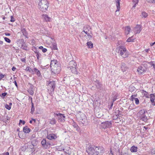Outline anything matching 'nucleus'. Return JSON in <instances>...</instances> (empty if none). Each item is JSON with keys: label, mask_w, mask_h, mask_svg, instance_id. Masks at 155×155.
<instances>
[{"label": "nucleus", "mask_w": 155, "mask_h": 155, "mask_svg": "<svg viewBox=\"0 0 155 155\" xmlns=\"http://www.w3.org/2000/svg\"><path fill=\"white\" fill-rule=\"evenodd\" d=\"M49 4L48 0H39L38 3V8L42 12H46L48 11Z\"/></svg>", "instance_id": "nucleus-1"}, {"label": "nucleus", "mask_w": 155, "mask_h": 155, "mask_svg": "<svg viewBox=\"0 0 155 155\" xmlns=\"http://www.w3.org/2000/svg\"><path fill=\"white\" fill-rule=\"evenodd\" d=\"M78 120L83 124L85 125L87 124V121L86 117L84 114L81 111H79L76 115Z\"/></svg>", "instance_id": "nucleus-2"}, {"label": "nucleus", "mask_w": 155, "mask_h": 155, "mask_svg": "<svg viewBox=\"0 0 155 155\" xmlns=\"http://www.w3.org/2000/svg\"><path fill=\"white\" fill-rule=\"evenodd\" d=\"M117 50L118 51V53L124 58L127 57L128 56L127 51L126 48L123 46H120L117 47Z\"/></svg>", "instance_id": "nucleus-3"}, {"label": "nucleus", "mask_w": 155, "mask_h": 155, "mask_svg": "<svg viewBox=\"0 0 155 155\" xmlns=\"http://www.w3.org/2000/svg\"><path fill=\"white\" fill-rule=\"evenodd\" d=\"M51 73L56 74H59L61 70V64L55 65L51 67Z\"/></svg>", "instance_id": "nucleus-4"}, {"label": "nucleus", "mask_w": 155, "mask_h": 155, "mask_svg": "<svg viewBox=\"0 0 155 155\" xmlns=\"http://www.w3.org/2000/svg\"><path fill=\"white\" fill-rule=\"evenodd\" d=\"M54 116L58 118L59 121L64 122L65 121V117L64 114H61L58 112L54 113Z\"/></svg>", "instance_id": "nucleus-5"}, {"label": "nucleus", "mask_w": 155, "mask_h": 155, "mask_svg": "<svg viewBox=\"0 0 155 155\" xmlns=\"http://www.w3.org/2000/svg\"><path fill=\"white\" fill-rule=\"evenodd\" d=\"M112 125L111 121H106L102 122L100 126L101 128L105 129L111 127Z\"/></svg>", "instance_id": "nucleus-6"}, {"label": "nucleus", "mask_w": 155, "mask_h": 155, "mask_svg": "<svg viewBox=\"0 0 155 155\" xmlns=\"http://www.w3.org/2000/svg\"><path fill=\"white\" fill-rule=\"evenodd\" d=\"M95 155H102L104 150L102 148L95 147Z\"/></svg>", "instance_id": "nucleus-7"}, {"label": "nucleus", "mask_w": 155, "mask_h": 155, "mask_svg": "<svg viewBox=\"0 0 155 155\" xmlns=\"http://www.w3.org/2000/svg\"><path fill=\"white\" fill-rule=\"evenodd\" d=\"M86 151L89 155L95 154V147H93L91 146H89L87 149Z\"/></svg>", "instance_id": "nucleus-8"}, {"label": "nucleus", "mask_w": 155, "mask_h": 155, "mask_svg": "<svg viewBox=\"0 0 155 155\" xmlns=\"http://www.w3.org/2000/svg\"><path fill=\"white\" fill-rule=\"evenodd\" d=\"M47 84H48V86H49L50 87H51V90L52 91H54L55 87L56 85L55 81H47Z\"/></svg>", "instance_id": "nucleus-9"}, {"label": "nucleus", "mask_w": 155, "mask_h": 155, "mask_svg": "<svg viewBox=\"0 0 155 155\" xmlns=\"http://www.w3.org/2000/svg\"><path fill=\"white\" fill-rule=\"evenodd\" d=\"M34 72L36 74V75L39 77V79L41 80L42 79V76L40 71L36 68H34L33 69V74Z\"/></svg>", "instance_id": "nucleus-10"}, {"label": "nucleus", "mask_w": 155, "mask_h": 155, "mask_svg": "<svg viewBox=\"0 0 155 155\" xmlns=\"http://www.w3.org/2000/svg\"><path fill=\"white\" fill-rule=\"evenodd\" d=\"M146 71V68L142 66H140L138 68L137 71L140 74H143Z\"/></svg>", "instance_id": "nucleus-11"}, {"label": "nucleus", "mask_w": 155, "mask_h": 155, "mask_svg": "<svg viewBox=\"0 0 155 155\" xmlns=\"http://www.w3.org/2000/svg\"><path fill=\"white\" fill-rule=\"evenodd\" d=\"M47 138L50 140H55L57 137L56 134H50L47 135Z\"/></svg>", "instance_id": "nucleus-12"}, {"label": "nucleus", "mask_w": 155, "mask_h": 155, "mask_svg": "<svg viewBox=\"0 0 155 155\" xmlns=\"http://www.w3.org/2000/svg\"><path fill=\"white\" fill-rule=\"evenodd\" d=\"M135 32L136 34L139 33L141 31V25H137L135 27Z\"/></svg>", "instance_id": "nucleus-13"}, {"label": "nucleus", "mask_w": 155, "mask_h": 155, "mask_svg": "<svg viewBox=\"0 0 155 155\" xmlns=\"http://www.w3.org/2000/svg\"><path fill=\"white\" fill-rule=\"evenodd\" d=\"M20 42H21V48L23 50H28L27 49V45L25 44V42H24V40L23 39H21L20 40Z\"/></svg>", "instance_id": "nucleus-14"}, {"label": "nucleus", "mask_w": 155, "mask_h": 155, "mask_svg": "<svg viewBox=\"0 0 155 155\" xmlns=\"http://www.w3.org/2000/svg\"><path fill=\"white\" fill-rule=\"evenodd\" d=\"M42 16L44 18L45 21L46 22H49L51 21V18L48 17V15L45 14H43L42 15Z\"/></svg>", "instance_id": "nucleus-15"}, {"label": "nucleus", "mask_w": 155, "mask_h": 155, "mask_svg": "<svg viewBox=\"0 0 155 155\" xmlns=\"http://www.w3.org/2000/svg\"><path fill=\"white\" fill-rule=\"evenodd\" d=\"M94 84L97 89L100 90L101 89V87L102 84L99 82L98 81L96 80L94 81Z\"/></svg>", "instance_id": "nucleus-16"}, {"label": "nucleus", "mask_w": 155, "mask_h": 155, "mask_svg": "<svg viewBox=\"0 0 155 155\" xmlns=\"http://www.w3.org/2000/svg\"><path fill=\"white\" fill-rule=\"evenodd\" d=\"M23 130L25 134L28 133L31 131V129L27 126H26L23 127Z\"/></svg>", "instance_id": "nucleus-17"}, {"label": "nucleus", "mask_w": 155, "mask_h": 155, "mask_svg": "<svg viewBox=\"0 0 155 155\" xmlns=\"http://www.w3.org/2000/svg\"><path fill=\"white\" fill-rule=\"evenodd\" d=\"M60 64L59 62L57 61L56 60H54L51 61L50 64V67H52L53 66H55L56 65H58V64Z\"/></svg>", "instance_id": "nucleus-18"}, {"label": "nucleus", "mask_w": 155, "mask_h": 155, "mask_svg": "<svg viewBox=\"0 0 155 155\" xmlns=\"http://www.w3.org/2000/svg\"><path fill=\"white\" fill-rule=\"evenodd\" d=\"M89 31L87 28L84 29L81 32L80 35L81 36H84L85 35H90L89 32Z\"/></svg>", "instance_id": "nucleus-19"}, {"label": "nucleus", "mask_w": 155, "mask_h": 155, "mask_svg": "<svg viewBox=\"0 0 155 155\" xmlns=\"http://www.w3.org/2000/svg\"><path fill=\"white\" fill-rule=\"evenodd\" d=\"M69 66L68 68H70V67H76L77 64L74 61L71 60L70 61L69 64Z\"/></svg>", "instance_id": "nucleus-20"}, {"label": "nucleus", "mask_w": 155, "mask_h": 155, "mask_svg": "<svg viewBox=\"0 0 155 155\" xmlns=\"http://www.w3.org/2000/svg\"><path fill=\"white\" fill-rule=\"evenodd\" d=\"M121 69L123 72L126 71L128 68V67L126 66V64L124 63H121Z\"/></svg>", "instance_id": "nucleus-21"}, {"label": "nucleus", "mask_w": 155, "mask_h": 155, "mask_svg": "<svg viewBox=\"0 0 155 155\" xmlns=\"http://www.w3.org/2000/svg\"><path fill=\"white\" fill-rule=\"evenodd\" d=\"M150 100L151 102L153 103V105H155V102L154 101L155 96L154 94H151L150 95Z\"/></svg>", "instance_id": "nucleus-22"}, {"label": "nucleus", "mask_w": 155, "mask_h": 155, "mask_svg": "<svg viewBox=\"0 0 155 155\" xmlns=\"http://www.w3.org/2000/svg\"><path fill=\"white\" fill-rule=\"evenodd\" d=\"M120 0H115L116 5L117 7V10L115 11L116 12L117 11H119L120 9Z\"/></svg>", "instance_id": "nucleus-23"}, {"label": "nucleus", "mask_w": 155, "mask_h": 155, "mask_svg": "<svg viewBox=\"0 0 155 155\" xmlns=\"http://www.w3.org/2000/svg\"><path fill=\"white\" fill-rule=\"evenodd\" d=\"M46 139H44L41 141L42 146L45 149H47V146H46Z\"/></svg>", "instance_id": "nucleus-24"}, {"label": "nucleus", "mask_w": 155, "mask_h": 155, "mask_svg": "<svg viewBox=\"0 0 155 155\" xmlns=\"http://www.w3.org/2000/svg\"><path fill=\"white\" fill-rule=\"evenodd\" d=\"M145 111L144 109H142L140 110L138 113L140 117V118L141 117H143V116L145 115Z\"/></svg>", "instance_id": "nucleus-25"}, {"label": "nucleus", "mask_w": 155, "mask_h": 155, "mask_svg": "<svg viewBox=\"0 0 155 155\" xmlns=\"http://www.w3.org/2000/svg\"><path fill=\"white\" fill-rule=\"evenodd\" d=\"M72 125L74 128H76L77 131H80V128L76 123L73 122V123H72Z\"/></svg>", "instance_id": "nucleus-26"}, {"label": "nucleus", "mask_w": 155, "mask_h": 155, "mask_svg": "<svg viewBox=\"0 0 155 155\" xmlns=\"http://www.w3.org/2000/svg\"><path fill=\"white\" fill-rule=\"evenodd\" d=\"M137 147H135L133 146L131 147L130 148V151L132 152H136L137 151Z\"/></svg>", "instance_id": "nucleus-27"}, {"label": "nucleus", "mask_w": 155, "mask_h": 155, "mask_svg": "<svg viewBox=\"0 0 155 155\" xmlns=\"http://www.w3.org/2000/svg\"><path fill=\"white\" fill-rule=\"evenodd\" d=\"M31 113L32 114H33L34 112L35 111V106L34 103H33L32 101H31Z\"/></svg>", "instance_id": "nucleus-28"}, {"label": "nucleus", "mask_w": 155, "mask_h": 155, "mask_svg": "<svg viewBox=\"0 0 155 155\" xmlns=\"http://www.w3.org/2000/svg\"><path fill=\"white\" fill-rule=\"evenodd\" d=\"M70 69L72 73L74 74H77V71L76 67H70Z\"/></svg>", "instance_id": "nucleus-29"}, {"label": "nucleus", "mask_w": 155, "mask_h": 155, "mask_svg": "<svg viewBox=\"0 0 155 155\" xmlns=\"http://www.w3.org/2000/svg\"><path fill=\"white\" fill-rule=\"evenodd\" d=\"M133 6L132 7V8H134L136 6V5L138 4L139 2V0H132Z\"/></svg>", "instance_id": "nucleus-30"}, {"label": "nucleus", "mask_w": 155, "mask_h": 155, "mask_svg": "<svg viewBox=\"0 0 155 155\" xmlns=\"http://www.w3.org/2000/svg\"><path fill=\"white\" fill-rule=\"evenodd\" d=\"M84 36L87 41L90 40L92 38V37L91 35H84Z\"/></svg>", "instance_id": "nucleus-31"}, {"label": "nucleus", "mask_w": 155, "mask_h": 155, "mask_svg": "<svg viewBox=\"0 0 155 155\" xmlns=\"http://www.w3.org/2000/svg\"><path fill=\"white\" fill-rule=\"evenodd\" d=\"M56 123V121L55 119L54 118H52L51 119L50 121V124L52 125L55 124Z\"/></svg>", "instance_id": "nucleus-32"}, {"label": "nucleus", "mask_w": 155, "mask_h": 155, "mask_svg": "<svg viewBox=\"0 0 155 155\" xmlns=\"http://www.w3.org/2000/svg\"><path fill=\"white\" fill-rule=\"evenodd\" d=\"M38 143V140H37V139H35L31 141V144L33 147L34 146L36 145Z\"/></svg>", "instance_id": "nucleus-33"}, {"label": "nucleus", "mask_w": 155, "mask_h": 155, "mask_svg": "<svg viewBox=\"0 0 155 155\" xmlns=\"http://www.w3.org/2000/svg\"><path fill=\"white\" fill-rule=\"evenodd\" d=\"M39 49H40L42 51L43 53H45L47 51V50L46 48H43V47L42 46H40L38 48Z\"/></svg>", "instance_id": "nucleus-34"}, {"label": "nucleus", "mask_w": 155, "mask_h": 155, "mask_svg": "<svg viewBox=\"0 0 155 155\" xmlns=\"http://www.w3.org/2000/svg\"><path fill=\"white\" fill-rule=\"evenodd\" d=\"M25 70L26 71H28L30 73H33V69H32L31 68H30L29 67H27L25 69Z\"/></svg>", "instance_id": "nucleus-35"}, {"label": "nucleus", "mask_w": 155, "mask_h": 155, "mask_svg": "<svg viewBox=\"0 0 155 155\" xmlns=\"http://www.w3.org/2000/svg\"><path fill=\"white\" fill-rule=\"evenodd\" d=\"M87 45L90 48H92L93 47V44L91 41L87 42Z\"/></svg>", "instance_id": "nucleus-36"}, {"label": "nucleus", "mask_w": 155, "mask_h": 155, "mask_svg": "<svg viewBox=\"0 0 155 155\" xmlns=\"http://www.w3.org/2000/svg\"><path fill=\"white\" fill-rule=\"evenodd\" d=\"M130 30V28L129 26H127L125 28V33H127V35L129 33Z\"/></svg>", "instance_id": "nucleus-37"}, {"label": "nucleus", "mask_w": 155, "mask_h": 155, "mask_svg": "<svg viewBox=\"0 0 155 155\" xmlns=\"http://www.w3.org/2000/svg\"><path fill=\"white\" fill-rule=\"evenodd\" d=\"M141 15L142 18H146L148 16V14L145 12H142Z\"/></svg>", "instance_id": "nucleus-38"}, {"label": "nucleus", "mask_w": 155, "mask_h": 155, "mask_svg": "<svg viewBox=\"0 0 155 155\" xmlns=\"http://www.w3.org/2000/svg\"><path fill=\"white\" fill-rule=\"evenodd\" d=\"M114 148L115 149V150L116 152H118L119 150V147L117 144L114 145Z\"/></svg>", "instance_id": "nucleus-39"}, {"label": "nucleus", "mask_w": 155, "mask_h": 155, "mask_svg": "<svg viewBox=\"0 0 155 155\" xmlns=\"http://www.w3.org/2000/svg\"><path fill=\"white\" fill-rule=\"evenodd\" d=\"M28 85H30L29 88V89L34 91L35 86L30 83H28Z\"/></svg>", "instance_id": "nucleus-40"}, {"label": "nucleus", "mask_w": 155, "mask_h": 155, "mask_svg": "<svg viewBox=\"0 0 155 155\" xmlns=\"http://www.w3.org/2000/svg\"><path fill=\"white\" fill-rule=\"evenodd\" d=\"M52 50H58L57 45L56 44L54 43L53 45V46H52Z\"/></svg>", "instance_id": "nucleus-41"}, {"label": "nucleus", "mask_w": 155, "mask_h": 155, "mask_svg": "<svg viewBox=\"0 0 155 155\" xmlns=\"http://www.w3.org/2000/svg\"><path fill=\"white\" fill-rule=\"evenodd\" d=\"M7 93L6 92H4L2 93V94H0V97H2V98H4L7 95Z\"/></svg>", "instance_id": "nucleus-42"}, {"label": "nucleus", "mask_w": 155, "mask_h": 155, "mask_svg": "<svg viewBox=\"0 0 155 155\" xmlns=\"http://www.w3.org/2000/svg\"><path fill=\"white\" fill-rule=\"evenodd\" d=\"M31 95H33L34 94V91L28 89L27 91Z\"/></svg>", "instance_id": "nucleus-43"}, {"label": "nucleus", "mask_w": 155, "mask_h": 155, "mask_svg": "<svg viewBox=\"0 0 155 155\" xmlns=\"http://www.w3.org/2000/svg\"><path fill=\"white\" fill-rule=\"evenodd\" d=\"M141 120L144 122H146L147 121V117L146 116V115H144V116H143V117H140Z\"/></svg>", "instance_id": "nucleus-44"}, {"label": "nucleus", "mask_w": 155, "mask_h": 155, "mask_svg": "<svg viewBox=\"0 0 155 155\" xmlns=\"http://www.w3.org/2000/svg\"><path fill=\"white\" fill-rule=\"evenodd\" d=\"M21 31L23 35H26V34H27V32L25 28L22 29L21 30Z\"/></svg>", "instance_id": "nucleus-45"}, {"label": "nucleus", "mask_w": 155, "mask_h": 155, "mask_svg": "<svg viewBox=\"0 0 155 155\" xmlns=\"http://www.w3.org/2000/svg\"><path fill=\"white\" fill-rule=\"evenodd\" d=\"M28 148V146L25 145L24 146L22 147L21 150L22 151H25Z\"/></svg>", "instance_id": "nucleus-46"}, {"label": "nucleus", "mask_w": 155, "mask_h": 155, "mask_svg": "<svg viewBox=\"0 0 155 155\" xmlns=\"http://www.w3.org/2000/svg\"><path fill=\"white\" fill-rule=\"evenodd\" d=\"M4 39L6 42L8 43H9L11 42V40L9 38L6 37H5L4 38Z\"/></svg>", "instance_id": "nucleus-47"}, {"label": "nucleus", "mask_w": 155, "mask_h": 155, "mask_svg": "<svg viewBox=\"0 0 155 155\" xmlns=\"http://www.w3.org/2000/svg\"><path fill=\"white\" fill-rule=\"evenodd\" d=\"M133 37H129L127 40V42H133L134 41V39H132L131 38Z\"/></svg>", "instance_id": "nucleus-48"}, {"label": "nucleus", "mask_w": 155, "mask_h": 155, "mask_svg": "<svg viewBox=\"0 0 155 155\" xmlns=\"http://www.w3.org/2000/svg\"><path fill=\"white\" fill-rule=\"evenodd\" d=\"M5 107L8 110H10L11 109V106H9V105L6 104L5 105Z\"/></svg>", "instance_id": "nucleus-49"}, {"label": "nucleus", "mask_w": 155, "mask_h": 155, "mask_svg": "<svg viewBox=\"0 0 155 155\" xmlns=\"http://www.w3.org/2000/svg\"><path fill=\"white\" fill-rule=\"evenodd\" d=\"M41 56V53H39V52L38 53H37V54H36V56L37 57V59L38 60L39 59V58Z\"/></svg>", "instance_id": "nucleus-50"}, {"label": "nucleus", "mask_w": 155, "mask_h": 155, "mask_svg": "<svg viewBox=\"0 0 155 155\" xmlns=\"http://www.w3.org/2000/svg\"><path fill=\"white\" fill-rule=\"evenodd\" d=\"M5 76V74H4L1 73H0V81L4 78Z\"/></svg>", "instance_id": "nucleus-51"}, {"label": "nucleus", "mask_w": 155, "mask_h": 155, "mask_svg": "<svg viewBox=\"0 0 155 155\" xmlns=\"http://www.w3.org/2000/svg\"><path fill=\"white\" fill-rule=\"evenodd\" d=\"M137 94L132 95L131 97L132 101H133L134 100V99L135 98V97H137Z\"/></svg>", "instance_id": "nucleus-52"}, {"label": "nucleus", "mask_w": 155, "mask_h": 155, "mask_svg": "<svg viewBox=\"0 0 155 155\" xmlns=\"http://www.w3.org/2000/svg\"><path fill=\"white\" fill-rule=\"evenodd\" d=\"M46 146H47V149L48 148L52 145L49 142H48L47 141H46Z\"/></svg>", "instance_id": "nucleus-53"}, {"label": "nucleus", "mask_w": 155, "mask_h": 155, "mask_svg": "<svg viewBox=\"0 0 155 155\" xmlns=\"http://www.w3.org/2000/svg\"><path fill=\"white\" fill-rule=\"evenodd\" d=\"M36 120L35 119H34L33 118H31V120H30V121H29V123L30 124H32V122L34 121V122L35 123L36 122Z\"/></svg>", "instance_id": "nucleus-54"}, {"label": "nucleus", "mask_w": 155, "mask_h": 155, "mask_svg": "<svg viewBox=\"0 0 155 155\" xmlns=\"http://www.w3.org/2000/svg\"><path fill=\"white\" fill-rule=\"evenodd\" d=\"M134 100L135 101V104H136L137 105L139 104V101L138 98H135Z\"/></svg>", "instance_id": "nucleus-55"}, {"label": "nucleus", "mask_w": 155, "mask_h": 155, "mask_svg": "<svg viewBox=\"0 0 155 155\" xmlns=\"http://www.w3.org/2000/svg\"><path fill=\"white\" fill-rule=\"evenodd\" d=\"M25 122L24 120H19V124H22L23 125H24V124H25Z\"/></svg>", "instance_id": "nucleus-56"}, {"label": "nucleus", "mask_w": 155, "mask_h": 155, "mask_svg": "<svg viewBox=\"0 0 155 155\" xmlns=\"http://www.w3.org/2000/svg\"><path fill=\"white\" fill-rule=\"evenodd\" d=\"M15 21V18H14V17L12 16H11V20H10V21L11 22H14Z\"/></svg>", "instance_id": "nucleus-57"}, {"label": "nucleus", "mask_w": 155, "mask_h": 155, "mask_svg": "<svg viewBox=\"0 0 155 155\" xmlns=\"http://www.w3.org/2000/svg\"><path fill=\"white\" fill-rule=\"evenodd\" d=\"M34 49L35 50H34V51L36 54L39 52V51L37 50V48L36 47H34Z\"/></svg>", "instance_id": "nucleus-58"}, {"label": "nucleus", "mask_w": 155, "mask_h": 155, "mask_svg": "<svg viewBox=\"0 0 155 155\" xmlns=\"http://www.w3.org/2000/svg\"><path fill=\"white\" fill-rule=\"evenodd\" d=\"M117 99V96H114V97H113V98L112 99V103H113V102H114Z\"/></svg>", "instance_id": "nucleus-59"}, {"label": "nucleus", "mask_w": 155, "mask_h": 155, "mask_svg": "<svg viewBox=\"0 0 155 155\" xmlns=\"http://www.w3.org/2000/svg\"><path fill=\"white\" fill-rule=\"evenodd\" d=\"M143 94L144 95L146 96V97L148 96V92H146V91H143Z\"/></svg>", "instance_id": "nucleus-60"}, {"label": "nucleus", "mask_w": 155, "mask_h": 155, "mask_svg": "<svg viewBox=\"0 0 155 155\" xmlns=\"http://www.w3.org/2000/svg\"><path fill=\"white\" fill-rule=\"evenodd\" d=\"M2 155H9V153L8 152L4 153L2 154Z\"/></svg>", "instance_id": "nucleus-61"}, {"label": "nucleus", "mask_w": 155, "mask_h": 155, "mask_svg": "<svg viewBox=\"0 0 155 155\" xmlns=\"http://www.w3.org/2000/svg\"><path fill=\"white\" fill-rule=\"evenodd\" d=\"M21 60L22 62L24 63H26V59L24 58H22L21 59Z\"/></svg>", "instance_id": "nucleus-62"}, {"label": "nucleus", "mask_w": 155, "mask_h": 155, "mask_svg": "<svg viewBox=\"0 0 155 155\" xmlns=\"http://www.w3.org/2000/svg\"><path fill=\"white\" fill-rule=\"evenodd\" d=\"M149 2L150 3H155V0H149Z\"/></svg>", "instance_id": "nucleus-63"}, {"label": "nucleus", "mask_w": 155, "mask_h": 155, "mask_svg": "<svg viewBox=\"0 0 155 155\" xmlns=\"http://www.w3.org/2000/svg\"><path fill=\"white\" fill-rule=\"evenodd\" d=\"M121 155H129L128 153H122Z\"/></svg>", "instance_id": "nucleus-64"}]
</instances>
